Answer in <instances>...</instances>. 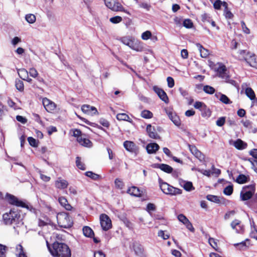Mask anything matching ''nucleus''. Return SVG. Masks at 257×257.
<instances>
[{"label":"nucleus","instance_id":"obj_25","mask_svg":"<svg viewBox=\"0 0 257 257\" xmlns=\"http://www.w3.org/2000/svg\"><path fill=\"white\" fill-rule=\"evenodd\" d=\"M233 145L238 150L244 149L247 147V144L240 139H237L236 141H234Z\"/></svg>","mask_w":257,"mask_h":257},{"label":"nucleus","instance_id":"obj_58","mask_svg":"<svg viewBox=\"0 0 257 257\" xmlns=\"http://www.w3.org/2000/svg\"><path fill=\"white\" fill-rule=\"evenodd\" d=\"M6 248L5 245L0 244V257H6Z\"/></svg>","mask_w":257,"mask_h":257},{"label":"nucleus","instance_id":"obj_8","mask_svg":"<svg viewBox=\"0 0 257 257\" xmlns=\"http://www.w3.org/2000/svg\"><path fill=\"white\" fill-rule=\"evenodd\" d=\"M42 102L45 109L48 112H50V111L54 110L56 107V104L47 98H43Z\"/></svg>","mask_w":257,"mask_h":257},{"label":"nucleus","instance_id":"obj_37","mask_svg":"<svg viewBox=\"0 0 257 257\" xmlns=\"http://www.w3.org/2000/svg\"><path fill=\"white\" fill-rule=\"evenodd\" d=\"M26 20L30 24H33L36 21V17L33 14H28L25 16Z\"/></svg>","mask_w":257,"mask_h":257},{"label":"nucleus","instance_id":"obj_13","mask_svg":"<svg viewBox=\"0 0 257 257\" xmlns=\"http://www.w3.org/2000/svg\"><path fill=\"white\" fill-rule=\"evenodd\" d=\"M231 228L235 230L237 233H242L243 231V226L240 220L235 219L230 224Z\"/></svg>","mask_w":257,"mask_h":257},{"label":"nucleus","instance_id":"obj_53","mask_svg":"<svg viewBox=\"0 0 257 257\" xmlns=\"http://www.w3.org/2000/svg\"><path fill=\"white\" fill-rule=\"evenodd\" d=\"M17 253L18 254V257H20L21 255H25L24 253L23 246L21 244H18L16 246Z\"/></svg>","mask_w":257,"mask_h":257},{"label":"nucleus","instance_id":"obj_20","mask_svg":"<svg viewBox=\"0 0 257 257\" xmlns=\"http://www.w3.org/2000/svg\"><path fill=\"white\" fill-rule=\"evenodd\" d=\"M149 154L155 153L159 149V146L156 143L149 144L146 147Z\"/></svg>","mask_w":257,"mask_h":257},{"label":"nucleus","instance_id":"obj_32","mask_svg":"<svg viewBox=\"0 0 257 257\" xmlns=\"http://www.w3.org/2000/svg\"><path fill=\"white\" fill-rule=\"evenodd\" d=\"M17 72L19 77L23 80H24L29 75L28 71L25 68H20L17 69Z\"/></svg>","mask_w":257,"mask_h":257},{"label":"nucleus","instance_id":"obj_54","mask_svg":"<svg viewBox=\"0 0 257 257\" xmlns=\"http://www.w3.org/2000/svg\"><path fill=\"white\" fill-rule=\"evenodd\" d=\"M167 81L168 83V86L169 88H172L174 87L175 85V82L174 79L172 77H168L167 78Z\"/></svg>","mask_w":257,"mask_h":257},{"label":"nucleus","instance_id":"obj_34","mask_svg":"<svg viewBox=\"0 0 257 257\" xmlns=\"http://www.w3.org/2000/svg\"><path fill=\"white\" fill-rule=\"evenodd\" d=\"M15 86L19 91L23 92L24 90V85L23 81L20 79H16L15 81Z\"/></svg>","mask_w":257,"mask_h":257},{"label":"nucleus","instance_id":"obj_64","mask_svg":"<svg viewBox=\"0 0 257 257\" xmlns=\"http://www.w3.org/2000/svg\"><path fill=\"white\" fill-rule=\"evenodd\" d=\"M250 164H251V167L254 170V171L257 173V161L254 160V161H251L250 160H248Z\"/></svg>","mask_w":257,"mask_h":257},{"label":"nucleus","instance_id":"obj_3","mask_svg":"<svg viewBox=\"0 0 257 257\" xmlns=\"http://www.w3.org/2000/svg\"><path fill=\"white\" fill-rule=\"evenodd\" d=\"M105 6L114 12H122L129 15L131 13L129 11L125 10L122 5L117 0H104Z\"/></svg>","mask_w":257,"mask_h":257},{"label":"nucleus","instance_id":"obj_27","mask_svg":"<svg viewBox=\"0 0 257 257\" xmlns=\"http://www.w3.org/2000/svg\"><path fill=\"white\" fill-rule=\"evenodd\" d=\"M239 60L241 61H245V59L244 58H248L249 57V55L251 54L252 53L247 51L246 50H240L239 52Z\"/></svg>","mask_w":257,"mask_h":257},{"label":"nucleus","instance_id":"obj_42","mask_svg":"<svg viewBox=\"0 0 257 257\" xmlns=\"http://www.w3.org/2000/svg\"><path fill=\"white\" fill-rule=\"evenodd\" d=\"M219 100L224 104H229L232 102L229 98L225 94H221Z\"/></svg>","mask_w":257,"mask_h":257},{"label":"nucleus","instance_id":"obj_10","mask_svg":"<svg viewBox=\"0 0 257 257\" xmlns=\"http://www.w3.org/2000/svg\"><path fill=\"white\" fill-rule=\"evenodd\" d=\"M179 183L180 186L183 188L186 191L190 192L195 189L192 183L190 181H187L180 179L179 180Z\"/></svg>","mask_w":257,"mask_h":257},{"label":"nucleus","instance_id":"obj_1","mask_svg":"<svg viewBox=\"0 0 257 257\" xmlns=\"http://www.w3.org/2000/svg\"><path fill=\"white\" fill-rule=\"evenodd\" d=\"M47 246L51 254L56 257H71V251L69 247L65 243L55 242L52 248L49 246L48 242L46 241Z\"/></svg>","mask_w":257,"mask_h":257},{"label":"nucleus","instance_id":"obj_9","mask_svg":"<svg viewBox=\"0 0 257 257\" xmlns=\"http://www.w3.org/2000/svg\"><path fill=\"white\" fill-rule=\"evenodd\" d=\"M130 249L133 250L137 255H142L144 251L142 245L137 242H133L130 245Z\"/></svg>","mask_w":257,"mask_h":257},{"label":"nucleus","instance_id":"obj_21","mask_svg":"<svg viewBox=\"0 0 257 257\" xmlns=\"http://www.w3.org/2000/svg\"><path fill=\"white\" fill-rule=\"evenodd\" d=\"M219 77L224 79L226 83H229L234 86H237V83L235 80L230 79V76L227 73V71H225V72L222 74V75H220Z\"/></svg>","mask_w":257,"mask_h":257},{"label":"nucleus","instance_id":"obj_6","mask_svg":"<svg viewBox=\"0 0 257 257\" xmlns=\"http://www.w3.org/2000/svg\"><path fill=\"white\" fill-rule=\"evenodd\" d=\"M100 221L103 230L106 231L111 228V221L107 215L101 214L100 216Z\"/></svg>","mask_w":257,"mask_h":257},{"label":"nucleus","instance_id":"obj_39","mask_svg":"<svg viewBox=\"0 0 257 257\" xmlns=\"http://www.w3.org/2000/svg\"><path fill=\"white\" fill-rule=\"evenodd\" d=\"M225 71H227L226 66L224 64H221L217 69V72L219 77L224 74Z\"/></svg>","mask_w":257,"mask_h":257},{"label":"nucleus","instance_id":"obj_11","mask_svg":"<svg viewBox=\"0 0 257 257\" xmlns=\"http://www.w3.org/2000/svg\"><path fill=\"white\" fill-rule=\"evenodd\" d=\"M146 131L149 137L153 139H159L160 136L158 134L154 127L151 124L147 126Z\"/></svg>","mask_w":257,"mask_h":257},{"label":"nucleus","instance_id":"obj_35","mask_svg":"<svg viewBox=\"0 0 257 257\" xmlns=\"http://www.w3.org/2000/svg\"><path fill=\"white\" fill-rule=\"evenodd\" d=\"M183 25L187 29H191L193 27V23L190 19H185L183 22Z\"/></svg>","mask_w":257,"mask_h":257},{"label":"nucleus","instance_id":"obj_57","mask_svg":"<svg viewBox=\"0 0 257 257\" xmlns=\"http://www.w3.org/2000/svg\"><path fill=\"white\" fill-rule=\"evenodd\" d=\"M178 220L182 222L184 224L187 223L189 221V220L186 218L185 216H184L183 214H179L178 216Z\"/></svg>","mask_w":257,"mask_h":257},{"label":"nucleus","instance_id":"obj_40","mask_svg":"<svg viewBox=\"0 0 257 257\" xmlns=\"http://www.w3.org/2000/svg\"><path fill=\"white\" fill-rule=\"evenodd\" d=\"M76 164L79 169L82 170L85 169V165L81 161V158L79 157H76Z\"/></svg>","mask_w":257,"mask_h":257},{"label":"nucleus","instance_id":"obj_19","mask_svg":"<svg viewBox=\"0 0 257 257\" xmlns=\"http://www.w3.org/2000/svg\"><path fill=\"white\" fill-rule=\"evenodd\" d=\"M253 193L254 191L253 189L251 190L246 191L245 188L244 190L241 192L240 197L242 200H247L252 197Z\"/></svg>","mask_w":257,"mask_h":257},{"label":"nucleus","instance_id":"obj_26","mask_svg":"<svg viewBox=\"0 0 257 257\" xmlns=\"http://www.w3.org/2000/svg\"><path fill=\"white\" fill-rule=\"evenodd\" d=\"M157 168L160 169L161 170L167 173H170L173 171V168L171 166L167 164H157Z\"/></svg>","mask_w":257,"mask_h":257},{"label":"nucleus","instance_id":"obj_43","mask_svg":"<svg viewBox=\"0 0 257 257\" xmlns=\"http://www.w3.org/2000/svg\"><path fill=\"white\" fill-rule=\"evenodd\" d=\"M247 177L244 175H239L236 179V182L239 184H243L247 182Z\"/></svg>","mask_w":257,"mask_h":257},{"label":"nucleus","instance_id":"obj_44","mask_svg":"<svg viewBox=\"0 0 257 257\" xmlns=\"http://www.w3.org/2000/svg\"><path fill=\"white\" fill-rule=\"evenodd\" d=\"M122 20V18L118 16L112 17L109 19V21L113 24H118L121 22Z\"/></svg>","mask_w":257,"mask_h":257},{"label":"nucleus","instance_id":"obj_63","mask_svg":"<svg viewBox=\"0 0 257 257\" xmlns=\"http://www.w3.org/2000/svg\"><path fill=\"white\" fill-rule=\"evenodd\" d=\"M250 235L252 237L257 239V229L255 226L252 228Z\"/></svg>","mask_w":257,"mask_h":257},{"label":"nucleus","instance_id":"obj_31","mask_svg":"<svg viewBox=\"0 0 257 257\" xmlns=\"http://www.w3.org/2000/svg\"><path fill=\"white\" fill-rule=\"evenodd\" d=\"M127 193L131 195L139 196L141 195V191L137 187H132L127 190Z\"/></svg>","mask_w":257,"mask_h":257},{"label":"nucleus","instance_id":"obj_29","mask_svg":"<svg viewBox=\"0 0 257 257\" xmlns=\"http://www.w3.org/2000/svg\"><path fill=\"white\" fill-rule=\"evenodd\" d=\"M245 93L250 100H254L255 98V93L251 87H246L245 89Z\"/></svg>","mask_w":257,"mask_h":257},{"label":"nucleus","instance_id":"obj_17","mask_svg":"<svg viewBox=\"0 0 257 257\" xmlns=\"http://www.w3.org/2000/svg\"><path fill=\"white\" fill-rule=\"evenodd\" d=\"M55 185L57 188L63 189L67 187L68 183L66 180L59 178L55 181Z\"/></svg>","mask_w":257,"mask_h":257},{"label":"nucleus","instance_id":"obj_61","mask_svg":"<svg viewBox=\"0 0 257 257\" xmlns=\"http://www.w3.org/2000/svg\"><path fill=\"white\" fill-rule=\"evenodd\" d=\"M208 242L210 245L216 249V248L217 247V242L215 241V240L213 238H209Z\"/></svg>","mask_w":257,"mask_h":257},{"label":"nucleus","instance_id":"obj_18","mask_svg":"<svg viewBox=\"0 0 257 257\" xmlns=\"http://www.w3.org/2000/svg\"><path fill=\"white\" fill-rule=\"evenodd\" d=\"M77 142L82 146L86 147H90L92 146L91 142L85 138L84 136L82 137H79L77 139Z\"/></svg>","mask_w":257,"mask_h":257},{"label":"nucleus","instance_id":"obj_56","mask_svg":"<svg viewBox=\"0 0 257 257\" xmlns=\"http://www.w3.org/2000/svg\"><path fill=\"white\" fill-rule=\"evenodd\" d=\"M235 214V212L234 210L230 211L225 213L224 215V219L227 220L233 217Z\"/></svg>","mask_w":257,"mask_h":257},{"label":"nucleus","instance_id":"obj_48","mask_svg":"<svg viewBox=\"0 0 257 257\" xmlns=\"http://www.w3.org/2000/svg\"><path fill=\"white\" fill-rule=\"evenodd\" d=\"M115 187L118 189H122L124 186L123 182L119 179H116L114 181Z\"/></svg>","mask_w":257,"mask_h":257},{"label":"nucleus","instance_id":"obj_36","mask_svg":"<svg viewBox=\"0 0 257 257\" xmlns=\"http://www.w3.org/2000/svg\"><path fill=\"white\" fill-rule=\"evenodd\" d=\"M86 176L87 177L93 179L94 180H98L100 178V176L98 174H96L92 172L88 171L85 173Z\"/></svg>","mask_w":257,"mask_h":257},{"label":"nucleus","instance_id":"obj_49","mask_svg":"<svg viewBox=\"0 0 257 257\" xmlns=\"http://www.w3.org/2000/svg\"><path fill=\"white\" fill-rule=\"evenodd\" d=\"M206 198L207 200L214 202H218L219 201V199L217 196L208 195L206 196Z\"/></svg>","mask_w":257,"mask_h":257},{"label":"nucleus","instance_id":"obj_30","mask_svg":"<svg viewBox=\"0 0 257 257\" xmlns=\"http://www.w3.org/2000/svg\"><path fill=\"white\" fill-rule=\"evenodd\" d=\"M116 118L119 120H125L128 122L132 121V118L126 113H117Z\"/></svg>","mask_w":257,"mask_h":257},{"label":"nucleus","instance_id":"obj_4","mask_svg":"<svg viewBox=\"0 0 257 257\" xmlns=\"http://www.w3.org/2000/svg\"><path fill=\"white\" fill-rule=\"evenodd\" d=\"M57 219L59 225L64 228H68L71 226L72 221L68 215L66 213H61L58 214Z\"/></svg>","mask_w":257,"mask_h":257},{"label":"nucleus","instance_id":"obj_23","mask_svg":"<svg viewBox=\"0 0 257 257\" xmlns=\"http://www.w3.org/2000/svg\"><path fill=\"white\" fill-rule=\"evenodd\" d=\"M168 116L172 122L177 126L181 124V120L177 113H168Z\"/></svg>","mask_w":257,"mask_h":257},{"label":"nucleus","instance_id":"obj_52","mask_svg":"<svg viewBox=\"0 0 257 257\" xmlns=\"http://www.w3.org/2000/svg\"><path fill=\"white\" fill-rule=\"evenodd\" d=\"M122 42H123V43L124 44L129 46L131 48L132 47H133V43L134 42V41H133V40H130L129 39H127V38H124L122 40Z\"/></svg>","mask_w":257,"mask_h":257},{"label":"nucleus","instance_id":"obj_46","mask_svg":"<svg viewBox=\"0 0 257 257\" xmlns=\"http://www.w3.org/2000/svg\"><path fill=\"white\" fill-rule=\"evenodd\" d=\"M233 192V186L229 185L226 187L223 190V193L226 195H230Z\"/></svg>","mask_w":257,"mask_h":257},{"label":"nucleus","instance_id":"obj_60","mask_svg":"<svg viewBox=\"0 0 257 257\" xmlns=\"http://www.w3.org/2000/svg\"><path fill=\"white\" fill-rule=\"evenodd\" d=\"M28 141L29 143V144L32 146V147H37V144L36 143V140L34 139L32 137H29L28 138Z\"/></svg>","mask_w":257,"mask_h":257},{"label":"nucleus","instance_id":"obj_16","mask_svg":"<svg viewBox=\"0 0 257 257\" xmlns=\"http://www.w3.org/2000/svg\"><path fill=\"white\" fill-rule=\"evenodd\" d=\"M196 45L199 49L200 54V56L202 58H206L207 57H208V56L210 54V52L208 49L205 48L200 43H196Z\"/></svg>","mask_w":257,"mask_h":257},{"label":"nucleus","instance_id":"obj_59","mask_svg":"<svg viewBox=\"0 0 257 257\" xmlns=\"http://www.w3.org/2000/svg\"><path fill=\"white\" fill-rule=\"evenodd\" d=\"M248 240H246L245 241H242L240 243L234 244L235 246H239V248L241 249H243L246 248L247 246L246 242H248Z\"/></svg>","mask_w":257,"mask_h":257},{"label":"nucleus","instance_id":"obj_5","mask_svg":"<svg viewBox=\"0 0 257 257\" xmlns=\"http://www.w3.org/2000/svg\"><path fill=\"white\" fill-rule=\"evenodd\" d=\"M19 217V213L13 210H11L9 213H6L3 215L4 220L7 224H11L17 222Z\"/></svg>","mask_w":257,"mask_h":257},{"label":"nucleus","instance_id":"obj_24","mask_svg":"<svg viewBox=\"0 0 257 257\" xmlns=\"http://www.w3.org/2000/svg\"><path fill=\"white\" fill-rule=\"evenodd\" d=\"M58 201L62 206L67 210H71L72 206L68 203L67 200L64 197H60Z\"/></svg>","mask_w":257,"mask_h":257},{"label":"nucleus","instance_id":"obj_51","mask_svg":"<svg viewBox=\"0 0 257 257\" xmlns=\"http://www.w3.org/2000/svg\"><path fill=\"white\" fill-rule=\"evenodd\" d=\"M222 5L223 2L220 0H216L213 4V7L216 10H220Z\"/></svg>","mask_w":257,"mask_h":257},{"label":"nucleus","instance_id":"obj_12","mask_svg":"<svg viewBox=\"0 0 257 257\" xmlns=\"http://www.w3.org/2000/svg\"><path fill=\"white\" fill-rule=\"evenodd\" d=\"M123 146L127 151L132 153H136L138 151V147L132 141H125L123 143Z\"/></svg>","mask_w":257,"mask_h":257},{"label":"nucleus","instance_id":"obj_41","mask_svg":"<svg viewBox=\"0 0 257 257\" xmlns=\"http://www.w3.org/2000/svg\"><path fill=\"white\" fill-rule=\"evenodd\" d=\"M28 73L30 76L35 78L37 77L39 75L37 70L34 67H32L29 69Z\"/></svg>","mask_w":257,"mask_h":257},{"label":"nucleus","instance_id":"obj_50","mask_svg":"<svg viewBox=\"0 0 257 257\" xmlns=\"http://www.w3.org/2000/svg\"><path fill=\"white\" fill-rule=\"evenodd\" d=\"M241 25L243 32L246 34H250V30L247 27L245 22L243 21H241Z\"/></svg>","mask_w":257,"mask_h":257},{"label":"nucleus","instance_id":"obj_38","mask_svg":"<svg viewBox=\"0 0 257 257\" xmlns=\"http://www.w3.org/2000/svg\"><path fill=\"white\" fill-rule=\"evenodd\" d=\"M204 91L208 94H212L215 92V89L209 85H205L203 87Z\"/></svg>","mask_w":257,"mask_h":257},{"label":"nucleus","instance_id":"obj_47","mask_svg":"<svg viewBox=\"0 0 257 257\" xmlns=\"http://www.w3.org/2000/svg\"><path fill=\"white\" fill-rule=\"evenodd\" d=\"M133 46L131 47V49L136 50L137 51H141L142 49V47L140 45V42H135L133 43Z\"/></svg>","mask_w":257,"mask_h":257},{"label":"nucleus","instance_id":"obj_22","mask_svg":"<svg viewBox=\"0 0 257 257\" xmlns=\"http://www.w3.org/2000/svg\"><path fill=\"white\" fill-rule=\"evenodd\" d=\"M194 107L196 109H198L200 111H204V112H207L209 109L207 108V105L202 102L196 101L194 104Z\"/></svg>","mask_w":257,"mask_h":257},{"label":"nucleus","instance_id":"obj_14","mask_svg":"<svg viewBox=\"0 0 257 257\" xmlns=\"http://www.w3.org/2000/svg\"><path fill=\"white\" fill-rule=\"evenodd\" d=\"M244 59L250 66L257 69V56L254 53H251L248 58L246 57Z\"/></svg>","mask_w":257,"mask_h":257},{"label":"nucleus","instance_id":"obj_15","mask_svg":"<svg viewBox=\"0 0 257 257\" xmlns=\"http://www.w3.org/2000/svg\"><path fill=\"white\" fill-rule=\"evenodd\" d=\"M7 199L9 202L13 205H15L17 206H23V203L22 201L18 200V199L14 196L8 194L7 195Z\"/></svg>","mask_w":257,"mask_h":257},{"label":"nucleus","instance_id":"obj_7","mask_svg":"<svg viewBox=\"0 0 257 257\" xmlns=\"http://www.w3.org/2000/svg\"><path fill=\"white\" fill-rule=\"evenodd\" d=\"M153 89L155 92L158 95V96L162 101L166 103L169 102V98L167 95V93L163 89L159 88L157 86H154Z\"/></svg>","mask_w":257,"mask_h":257},{"label":"nucleus","instance_id":"obj_55","mask_svg":"<svg viewBox=\"0 0 257 257\" xmlns=\"http://www.w3.org/2000/svg\"><path fill=\"white\" fill-rule=\"evenodd\" d=\"M140 8L144 9L147 11H150L151 6L147 3H142L139 4Z\"/></svg>","mask_w":257,"mask_h":257},{"label":"nucleus","instance_id":"obj_45","mask_svg":"<svg viewBox=\"0 0 257 257\" xmlns=\"http://www.w3.org/2000/svg\"><path fill=\"white\" fill-rule=\"evenodd\" d=\"M152 36V33L150 31H146L143 33L141 36L142 39L144 40H147Z\"/></svg>","mask_w":257,"mask_h":257},{"label":"nucleus","instance_id":"obj_2","mask_svg":"<svg viewBox=\"0 0 257 257\" xmlns=\"http://www.w3.org/2000/svg\"><path fill=\"white\" fill-rule=\"evenodd\" d=\"M159 186L162 192L167 195H177L181 194L182 191L177 188H175L166 182H164L161 179H159Z\"/></svg>","mask_w":257,"mask_h":257},{"label":"nucleus","instance_id":"obj_28","mask_svg":"<svg viewBox=\"0 0 257 257\" xmlns=\"http://www.w3.org/2000/svg\"><path fill=\"white\" fill-rule=\"evenodd\" d=\"M81 110L83 112H88L90 111H94V112H98L96 108L88 104H83L81 106Z\"/></svg>","mask_w":257,"mask_h":257},{"label":"nucleus","instance_id":"obj_62","mask_svg":"<svg viewBox=\"0 0 257 257\" xmlns=\"http://www.w3.org/2000/svg\"><path fill=\"white\" fill-rule=\"evenodd\" d=\"M189 150L193 155H195L199 151L195 146L189 145Z\"/></svg>","mask_w":257,"mask_h":257},{"label":"nucleus","instance_id":"obj_33","mask_svg":"<svg viewBox=\"0 0 257 257\" xmlns=\"http://www.w3.org/2000/svg\"><path fill=\"white\" fill-rule=\"evenodd\" d=\"M83 232L85 236L92 237L94 234L92 229L88 226H84L83 228Z\"/></svg>","mask_w":257,"mask_h":257}]
</instances>
